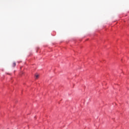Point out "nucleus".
<instances>
[{
  "mask_svg": "<svg viewBox=\"0 0 129 129\" xmlns=\"http://www.w3.org/2000/svg\"><path fill=\"white\" fill-rule=\"evenodd\" d=\"M16 62H13V64H12V66L13 67H16Z\"/></svg>",
  "mask_w": 129,
  "mask_h": 129,
  "instance_id": "nucleus-1",
  "label": "nucleus"
},
{
  "mask_svg": "<svg viewBox=\"0 0 129 129\" xmlns=\"http://www.w3.org/2000/svg\"><path fill=\"white\" fill-rule=\"evenodd\" d=\"M36 79H37V78H39V75H35Z\"/></svg>",
  "mask_w": 129,
  "mask_h": 129,
  "instance_id": "nucleus-2",
  "label": "nucleus"
}]
</instances>
